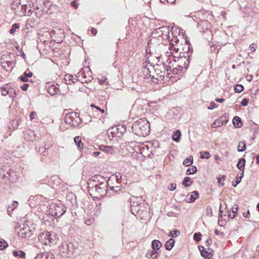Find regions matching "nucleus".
<instances>
[{"label": "nucleus", "instance_id": "f257e3e1", "mask_svg": "<svg viewBox=\"0 0 259 259\" xmlns=\"http://www.w3.org/2000/svg\"><path fill=\"white\" fill-rule=\"evenodd\" d=\"M132 132L135 135L145 137L150 133V124L146 118H141L135 121L132 126Z\"/></svg>", "mask_w": 259, "mask_h": 259}, {"label": "nucleus", "instance_id": "f03ea898", "mask_svg": "<svg viewBox=\"0 0 259 259\" xmlns=\"http://www.w3.org/2000/svg\"><path fill=\"white\" fill-rule=\"evenodd\" d=\"M107 182L100 184H96L95 186L89 188V191L90 192L91 195H94L96 197L102 196L107 193L108 191H109V189L107 188Z\"/></svg>", "mask_w": 259, "mask_h": 259}, {"label": "nucleus", "instance_id": "7ed1b4c3", "mask_svg": "<svg viewBox=\"0 0 259 259\" xmlns=\"http://www.w3.org/2000/svg\"><path fill=\"white\" fill-rule=\"evenodd\" d=\"M169 34V28L166 26L160 27L154 30L152 33L151 37L154 38V39H151L149 41L148 44H152V41H154L155 39L158 37H161L162 39H166L168 38V35Z\"/></svg>", "mask_w": 259, "mask_h": 259}, {"label": "nucleus", "instance_id": "20e7f679", "mask_svg": "<svg viewBox=\"0 0 259 259\" xmlns=\"http://www.w3.org/2000/svg\"><path fill=\"white\" fill-rule=\"evenodd\" d=\"M66 208L61 203L53 204L49 208V213L55 218L61 217L66 212Z\"/></svg>", "mask_w": 259, "mask_h": 259}, {"label": "nucleus", "instance_id": "39448f33", "mask_svg": "<svg viewBox=\"0 0 259 259\" xmlns=\"http://www.w3.org/2000/svg\"><path fill=\"white\" fill-rule=\"evenodd\" d=\"M125 132L126 128L124 125H117L109 128L107 131V134L110 139H116L122 137Z\"/></svg>", "mask_w": 259, "mask_h": 259}, {"label": "nucleus", "instance_id": "423d86ee", "mask_svg": "<svg viewBox=\"0 0 259 259\" xmlns=\"http://www.w3.org/2000/svg\"><path fill=\"white\" fill-rule=\"evenodd\" d=\"M64 121L71 126H77L80 122V119L76 112H71L65 114Z\"/></svg>", "mask_w": 259, "mask_h": 259}, {"label": "nucleus", "instance_id": "0eeeda50", "mask_svg": "<svg viewBox=\"0 0 259 259\" xmlns=\"http://www.w3.org/2000/svg\"><path fill=\"white\" fill-rule=\"evenodd\" d=\"M16 231L18 236L23 238H29L34 232V230L30 229V227L26 224H21L17 227Z\"/></svg>", "mask_w": 259, "mask_h": 259}, {"label": "nucleus", "instance_id": "6e6552de", "mask_svg": "<svg viewBox=\"0 0 259 259\" xmlns=\"http://www.w3.org/2000/svg\"><path fill=\"white\" fill-rule=\"evenodd\" d=\"M56 239V235L49 232H42L38 236L39 241L43 244L48 245L53 243Z\"/></svg>", "mask_w": 259, "mask_h": 259}, {"label": "nucleus", "instance_id": "1a4fd4ad", "mask_svg": "<svg viewBox=\"0 0 259 259\" xmlns=\"http://www.w3.org/2000/svg\"><path fill=\"white\" fill-rule=\"evenodd\" d=\"M76 249V246L72 242H64L62 243L61 245L59 247L60 251L66 253L68 256L72 255Z\"/></svg>", "mask_w": 259, "mask_h": 259}, {"label": "nucleus", "instance_id": "9d476101", "mask_svg": "<svg viewBox=\"0 0 259 259\" xmlns=\"http://www.w3.org/2000/svg\"><path fill=\"white\" fill-rule=\"evenodd\" d=\"M107 182L106 179L100 175H96L92 176L89 180L88 188L95 186L96 184H100Z\"/></svg>", "mask_w": 259, "mask_h": 259}, {"label": "nucleus", "instance_id": "9b49d317", "mask_svg": "<svg viewBox=\"0 0 259 259\" xmlns=\"http://www.w3.org/2000/svg\"><path fill=\"white\" fill-rule=\"evenodd\" d=\"M89 69V68H84L83 69L82 71L78 72L77 74V77L78 80H80L81 82H90L92 80V77L90 75H88V77H87L85 72L88 70Z\"/></svg>", "mask_w": 259, "mask_h": 259}, {"label": "nucleus", "instance_id": "f8f14e48", "mask_svg": "<svg viewBox=\"0 0 259 259\" xmlns=\"http://www.w3.org/2000/svg\"><path fill=\"white\" fill-rule=\"evenodd\" d=\"M176 61L182 71H183L184 70L185 71L188 69L190 63V61L188 58H186V57H181L178 58Z\"/></svg>", "mask_w": 259, "mask_h": 259}, {"label": "nucleus", "instance_id": "ddd939ff", "mask_svg": "<svg viewBox=\"0 0 259 259\" xmlns=\"http://www.w3.org/2000/svg\"><path fill=\"white\" fill-rule=\"evenodd\" d=\"M237 167L242 172L239 176V174L236 178V180L232 182V185L236 187L241 181V179L243 177V158H240L237 164Z\"/></svg>", "mask_w": 259, "mask_h": 259}, {"label": "nucleus", "instance_id": "4468645a", "mask_svg": "<svg viewBox=\"0 0 259 259\" xmlns=\"http://www.w3.org/2000/svg\"><path fill=\"white\" fill-rule=\"evenodd\" d=\"M198 27L201 28V31L205 32V30L207 31L211 27V25L208 21L202 20L198 23Z\"/></svg>", "mask_w": 259, "mask_h": 259}, {"label": "nucleus", "instance_id": "2eb2a0df", "mask_svg": "<svg viewBox=\"0 0 259 259\" xmlns=\"http://www.w3.org/2000/svg\"><path fill=\"white\" fill-rule=\"evenodd\" d=\"M48 93L51 96H54L56 94H57L59 92V89L58 87L56 86L54 84H52L49 85L47 89Z\"/></svg>", "mask_w": 259, "mask_h": 259}, {"label": "nucleus", "instance_id": "dca6fc26", "mask_svg": "<svg viewBox=\"0 0 259 259\" xmlns=\"http://www.w3.org/2000/svg\"><path fill=\"white\" fill-rule=\"evenodd\" d=\"M112 181V179L109 178L107 181V185L109 187V190L115 193H118L121 190V186H114L111 185V182Z\"/></svg>", "mask_w": 259, "mask_h": 259}, {"label": "nucleus", "instance_id": "f3484780", "mask_svg": "<svg viewBox=\"0 0 259 259\" xmlns=\"http://www.w3.org/2000/svg\"><path fill=\"white\" fill-rule=\"evenodd\" d=\"M169 71H170L171 72V73L174 75L178 74H179V72H180V70H178V69L174 68L171 67V66L168 65L166 69V71H167V77H168L169 78H170L171 77H172V75H171V76L169 75L170 73L169 72H168Z\"/></svg>", "mask_w": 259, "mask_h": 259}, {"label": "nucleus", "instance_id": "a211bd4d", "mask_svg": "<svg viewBox=\"0 0 259 259\" xmlns=\"http://www.w3.org/2000/svg\"><path fill=\"white\" fill-rule=\"evenodd\" d=\"M16 0H14L13 2L11 4V9L14 10L15 13L18 15L19 12L20 11V10L22 7V5H19V3H18L17 4H16Z\"/></svg>", "mask_w": 259, "mask_h": 259}, {"label": "nucleus", "instance_id": "6ab92c4d", "mask_svg": "<svg viewBox=\"0 0 259 259\" xmlns=\"http://www.w3.org/2000/svg\"><path fill=\"white\" fill-rule=\"evenodd\" d=\"M190 195L189 198H188L187 202L188 203H192L195 201L197 198L198 197V192L196 191H193L191 194H188V197Z\"/></svg>", "mask_w": 259, "mask_h": 259}, {"label": "nucleus", "instance_id": "aec40b11", "mask_svg": "<svg viewBox=\"0 0 259 259\" xmlns=\"http://www.w3.org/2000/svg\"><path fill=\"white\" fill-rule=\"evenodd\" d=\"M16 4L19 3V5H21L22 6L26 5L28 6V8H30L33 7V3L30 0H16Z\"/></svg>", "mask_w": 259, "mask_h": 259}, {"label": "nucleus", "instance_id": "412c9836", "mask_svg": "<svg viewBox=\"0 0 259 259\" xmlns=\"http://www.w3.org/2000/svg\"><path fill=\"white\" fill-rule=\"evenodd\" d=\"M140 208H145V207L144 206V205H132L131 206L132 213L135 216H137V213L139 212V211Z\"/></svg>", "mask_w": 259, "mask_h": 259}, {"label": "nucleus", "instance_id": "4be33fe9", "mask_svg": "<svg viewBox=\"0 0 259 259\" xmlns=\"http://www.w3.org/2000/svg\"><path fill=\"white\" fill-rule=\"evenodd\" d=\"M100 149L107 154H112L113 152V148L109 146L102 145L100 147Z\"/></svg>", "mask_w": 259, "mask_h": 259}, {"label": "nucleus", "instance_id": "5701e85b", "mask_svg": "<svg viewBox=\"0 0 259 259\" xmlns=\"http://www.w3.org/2000/svg\"><path fill=\"white\" fill-rule=\"evenodd\" d=\"M32 76V73L30 71H25L23 75L20 76V79L23 82H27L28 80V78L31 77Z\"/></svg>", "mask_w": 259, "mask_h": 259}, {"label": "nucleus", "instance_id": "b1692460", "mask_svg": "<svg viewBox=\"0 0 259 259\" xmlns=\"http://www.w3.org/2000/svg\"><path fill=\"white\" fill-rule=\"evenodd\" d=\"M175 242V240L173 238L169 239L165 244V249L168 250H171L174 246Z\"/></svg>", "mask_w": 259, "mask_h": 259}, {"label": "nucleus", "instance_id": "393cba45", "mask_svg": "<svg viewBox=\"0 0 259 259\" xmlns=\"http://www.w3.org/2000/svg\"><path fill=\"white\" fill-rule=\"evenodd\" d=\"M233 123L236 127H240L243 125L241 118L238 116H235L233 119Z\"/></svg>", "mask_w": 259, "mask_h": 259}, {"label": "nucleus", "instance_id": "a878e982", "mask_svg": "<svg viewBox=\"0 0 259 259\" xmlns=\"http://www.w3.org/2000/svg\"><path fill=\"white\" fill-rule=\"evenodd\" d=\"M74 142L77 147L78 149L81 150L83 149V144L81 141V137L76 136L74 138Z\"/></svg>", "mask_w": 259, "mask_h": 259}, {"label": "nucleus", "instance_id": "bb28decb", "mask_svg": "<svg viewBox=\"0 0 259 259\" xmlns=\"http://www.w3.org/2000/svg\"><path fill=\"white\" fill-rule=\"evenodd\" d=\"M201 255L205 258H210V253L204 248V247L201 246L199 247Z\"/></svg>", "mask_w": 259, "mask_h": 259}, {"label": "nucleus", "instance_id": "cd10ccee", "mask_svg": "<svg viewBox=\"0 0 259 259\" xmlns=\"http://www.w3.org/2000/svg\"><path fill=\"white\" fill-rule=\"evenodd\" d=\"M28 7V6L24 5L22 6L20 10V12H19V14L18 15L20 16L29 15V12H27V8ZM30 10H29L28 12H29Z\"/></svg>", "mask_w": 259, "mask_h": 259}, {"label": "nucleus", "instance_id": "c85d7f7f", "mask_svg": "<svg viewBox=\"0 0 259 259\" xmlns=\"http://www.w3.org/2000/svg\"><path fill=\"white\" fill-rule=\"evenodd\" d=\"M152 248L154 250L159 249L161 246V242L157 240H154L152 242Z\"/></svg>", "mask_w": 259, "mask_h": 259}, {"label": "nucleus", "instance_id": "c756f323", "mask_svg": "<svg viewBox=\"0 0 259 259\" xmlns=\"http://www.w3.org/2000/svg\"><path fill=\"white\" fill-rule=\"evenodd\" d=\"M12 254L14 256H19L20 258H23L25 257V253L22 250H13L12 251Z\"/></svg>", "mask_w": 259, "mask_h": 259}, {"label": "nucleus", "instance_id": "7c9ffc66", "mask_svg": "<svg viewBox=\"0 0 259 259\" xmlns=\"http://www.w3.org/2000/svg\"><path fill=\"white\" fill-rule=\"evenodd\" d=\"M193 156L191 155L189 156L187 159H186L184 161L183 164L186 166H189L193 163Z\"/></svg>", "mask_w": 259, "mask_h": 259}, {"label": "nucleus", "instance_id": "2f4dec72", "mask_svg": "<svg viewBox=\"0 0 259 259\" xmlns=\"http://www.w3.org/2000/svg\"><path fill=\"white\" fill-rule=\"evenodd\" d=\"M156 253H157V251L156 250H150L147 252L146 256L148 258H152V259H156L157 257L156 255H154Z\"/></svg>", "mask_w": 259, "mask_h": 259}, {"label": "nucleus", "instance_id": "473e14b6", "mask_svg": "<svg viewBox=\"0 0 259 259\" xmlns=\"http://www.w3.org/2000/svg\"><path fill=\"white\" fill-rule=\"evenodd\" d=\"M181 135V133L179 130H177L176 131L174 132L172 136L173 140L176 142H179L180 139Z\"/></svg>", "mask_w": 259, "mask_h": 259}, {"label": "nucleus", "instance_id": "72a5a7b5", "mask_svg": "<svg viewBox=\"0 0 259 259\" xmlns=\"http://www.w3.org/2000/svg\"><path fill=\"white\" fill-rule=\"evenodd\" d=\"M139 212L137 213V215L136 217H139L141 219H143L144 217H145V214L147 213L146 208H140L139 209Z\"/></svg>", "mask_w": 259, "mask_h": 259}, {"label": "nucleus", "instance_id": "f704fd0d", "mask_svg": "<svg viewBox=\"0 0 259 259\" xmlns=\"http://www.w3.org/2000/svg\"><path fill=\"white\" fill-rule=\"evenodd\" d=\"M191 179L189 177H185L184 180L182 182V184L186 187H190L192 183L190 182Z\"/></svg>", "mask_w": 259, "mask_h": 259}, {"label": "nucleus", "instance_id": "c9c22d12", "mask_svg": "<svg viewBox=\"0 0 259 259\" xmlns=\"http://www.w3.org/2000/svg\"><path fill=\"white\" fill-rule=\"evenodd\" d=\"M73 76L70 74H66L64 77V80L66 81L67 84H71L72 82H74L72 81Z\"/></svg>", "mask_w": 259, "mask_h": 259}, {"label": "nucleus", "instance_id": "e433bc0d", "mask_svg": "<svg viewBox=\"0 0 259 259\" xmlns=\"http://www.w3.org/2000/svg\"><path fill=\"white\" fill-rule=\"evenodd\" d=\"M218 119V121H220V124H221V125H223L227 122L228 117L227 116L223 115L221 116Z\"/></svg>", "mask_w": 259, "mask_h": 259}, {"label": "nucleus", "instance_id": "4c0bfd02", "mask_svg": "<svg viewBox=\"0 0 259 259\" xmlns=\"http://www.w3.org/2000/svg\"><path fill=\"white\" fill-rule=\"evenodd\" d=\"M200 158L201 159H209L210 157V154L208 151H204V152H200Z\"/></svg>", "mask_w": 259, "mask_h": 259}, {"label": "nucleus", "instance_id": "58836bf2", "mask_svg": "<svg viewBox=\"0 0 259 259\" xmlns=\"http://www.w3.org/2000/svg\"><path fill=\"white\" fill-rule=\"evenodd\" d=\"M197 171V167L195 166H193L192 168H188L186 171V175H190L195 174Z\"/></svg>", "mask_w": 259, "mask_h": 259}, {"label": "nucleus", "instance_id": "ea45409f", "mask_svg": "<svg viewBox=\"0 0 259 259\" xmlns=\"http://www.w3.org/2000/svg\"><path fill=\"white\" fill-rule=\"evenodd\" d=\"M8 93L9 94H8V95H9V97L12 99H14L16 95V91L13 89H9Z\"/></svg>", "mask_w": 259, "mask_h": 259}, {"label": "nucleus", "instance_id": "a19ab883", "mask_svg": "<svg viewBox=\"0 0 259 259\" xmlns=\"http://www.w3.org/2000/svg\"><path fill=\"white\" fill-rule=\"evenodd\" d=\"M41 254L44 255L43 259H53L54 255L50 252L42 253Z\"/></svg>", "mask_w": 259, "mask_h": 259}, {"label": "nucleus", "instance_id": "79ce46f5", "mask_svg": "<svg viewBox=\"0 0 259 259\" xmlns=\"http://www.w3.org/2000/svg\"><path fill=\"white\" fill-rule=\"evenodd\" d=\"M11 62L9 61V62H7L5 63H4L2 65V66L7 71H10L12 69V67H10V65H11Z\"/></svg>", "mask_w": 259, "mask_h": 259}, {"label": "nucleus", "instance_id": "37998d69", "mask_svg": "<svg viewBox=\"0 0 259 259\" xmlns=\"http://www.w3.org/2000/svg\"><path fill=\"white\" fill-rule=\"evenodd\" d=\"M180 234V232L179 231L176 230L175 231H170L168 234V236L172 237H177L179 236Z\"/></svg>", "mask_w": 259, "mask_h": 259}, {"label": "nucleus", "instance_id": "c03bdc74", "mask_svg": "<svg viewBox=\"0 0 259 259\" xmlns=\"http://www.w3.org/2000/svg\"><path fill=\"white\" fill-rule=\"evenodd\" d=\"M238 208V207L237 205H235V207H233L232 208L233 214L232 215L231 213H229L228 214L229 217H230L231 218H234L235 217V215L237 212V210Z\"/></svg>", "mask_w": 259, "mask_h": 259}, {"label": "nucleus", "instance_id": "a18cd8bd", "mask_svg": "<svg viewBox=\"0 0 259 259\" xmlns=\"http://www.w3.org/2000/svg\"><path fill=\"white\" fill-rule=\"evenodd\" d=\"M0 91L1 92L2 95H3L4 96H6L8 95V94H9V93H8L9 89L6 88V87H1L0 88Z\"/></svg>", "mask_w": 259, "mask_h": 259}, {"label": "nucleus", "instance_id": "49530a36", "mask_svg": "<svg viewBox=\"0 0 259 259\" xmlns=\"http://www.w3.org/2000/svg\"><path fill=\"white\" fill-rule=\"evenodd\" d=\"M234 90L236 93H241L243 91V85L241 84H237L234 88Z\"/></svg>", "mask_w": 259, "mask_h": 259}, {"label": "nucleus", "instance_id": "de8ad7c7", "mask_svg": "<svg viewBox=\"0 0 259 259\" xmlns=\"http://www.w3.org/2000/svg\"><path fill=\"white\" fill-rule=\"evenodd\" d=\"M24 139L27 141H32L33 140V138L32 136H30L28 133L27 132H25L24 133Z\"/></svg>", "mask_w": 259, "mask_h": 259}, {"label": "nucleus", "instance_id": "09e8293b", "mask_svg": "<svg viewBox=\"0 0 259 259\" xmlns=\"http://www.w3.org/2000/svg\"><path fill=\"white\" fill-rule=\"evenodd\" d=\"M201 234L200 233H195L194 234L193 238H194V240L198 242L201 240Z\"/></svg>", "mask_w": 259, "mask_h": 259}, {"label": "nucleus", "instance_id": "8fccbe9b", "mask_svg": "<svg viewBox=\"0 0 259 259\" xmlns=\"http://www.w3.org/2000/svg\"><path fill=\"white\" fill-rule=\"evenodd\" d=\"M7 246L8 244L4 240L0 241V250H3Z\"/></svg>", "mask_w": 259, "mask_h": 259}, {"label": "nucleus", "instance_id": "3c124183", "mask_svg": "<svg viewBox=\"0 0 259 259\" xmlns=\"http://www.w3.org/2000/svg\"><path fill=\"white\" fill-rule=\"evenodd\" d=\"M19 28V24H16V23L12 25V28H11V29L10 30V32L11 34L14 33L15 32L16 29L17 28Z\"/></svg>", "mask_w": 259, "mask_h": 259}, {"label": "nucleus", "instance_id": "603ef678", "mask_svg": "<svg viewBox=\"0 0 259 259\" xmlns=\"http://www.w3.org/2000/svg\"><path fill=\"white\" fill-rule=\"evenodd\" d=\"M171 67L178 69V70H180L181 72H183L179 65H178V63H177L176 59L174 60V62L172 64Z\"/></svg>", "mask_w": 259, "mask_h": 259}, {"label": "nucleus", "instance_id": "864d4df0", "mask_svg": "<svg viewBox=\"0 0 259 259\" xmlns=\"http://www.w3.org/2000/svg\"><path fill=\"white\" fill-rule=\"evenodd\" d=\"M163 4H172L176 2V0H159Z\"/></svg>", "mask_w": 259, "mask_h": 259}, {"label": "nucleus", "instance_id": "5fc2aeb1", "mask_svg": "<svg viewBox=\"0 0 259 259\" xmlns=\"http://www.w3.org/2000/svg\"><path fill=\"white\" fill-rule=\"evenodd\" d=\"M221 126H222L221 124H220V121H218V119L215 120L211 124V127L212 128H215Z\"/></svg>", "mask_w": 259, "mask_h": 259}, {"label": "nucleus", "instance_id": "6e6d98bb", "mask_svg": "<svg viewBox=\"0 0 259 259\" xmlns=\"http://www.w3.org/2000/svg\"><path fill=\"white\" fill-rule=\"evenodd\" d=\"M226 205L225 203L224 202L223 203L221 202L220 205V215L222 217L223 215H226V214H223L224 211L223 210V205Z\"/></svg>", "mask_w": 259, "mask_h": 259}, {"label": "nucleus", "instance_id": "4d7b16f0", "mask_svg": "<svg viewBox=\"0 0 259 259\" xmlns=\"http://www.w3.org/2000/svg\"><path fill=\"white\" fill-rule=\"evenodd\" d=\"M112 179V178H111ZM121 179V176L120 174H119L118 175H116L115 177L112 178V180L114 179L116 181V183L119 184V181Z\"/></svg>", "mask_w": 259, "mask_h": 259}, {"label": "nucleus", "instance_id": "13d9d810", "mask_svg": "<svg viewBox=\"0 0 259 259\" xmlns=\"http://www.w3.org/2000/svg\"><path fill=\"white\" fill-rule=\"evenodd\" d=\"M176 184L171 183L168 186V189L170 191H174L176 189Z\"/></svg>", "mask_w": 259, "mask_h": 259}, {"label": "nucleus", "instance_id": "bf43d9fd", "mask_svg": "<svg viewBox=\"0 0 259 259\" xmlns=\"http://www.w3.org/2000/svg\"><path fill=\"white\" fill-rule=\"evenodd\" d=\"M218 105L215 104L214 102H212L210 104V106L208 107V109L212 110L214 108H216L218 107Z\"/></svg>", "mask_w": 259, "mask_h": 259}, {"label": "nucleus", "instance_id": "052dcab7", "mask_svg": "<svg viewBox=\"0 0 259 259\" xmlns=\"http://www.w3.org/2000/svg\"><path fill=\"white\" fill-rule=\"evenodd\" d=\"M95 221V220L94 218H90L88 220H87L85 223L88 226H90L91 225H92Z\"/></svg>", "mask_w": 259, "mask_h": 259}, {"label": "nucleus", "instance_id": "680f3d73", "mask_svg": "<svg viewBox=\"0 0 259 259\" xmlns=\"http://www.w3.org/2000/svg\"><path fill=\"white\" fill-rule=\"evenodd\" d=\"M206 213L207 215H209L210 216L212 215V210L210 206H207L206 207Z\"/></svg>", "mask_w": 259, "mask_h": 259}, {"label": "nucleus", "instance_id": "e2e57ef3", "mask_svg": "<svg viewBox=\"0 0 259 259\" xmlns=\"http://www.w3.org/2000/svg\"><path fill=\"white\" fill-rule=\"evenodd\" d=\"M145 73H147V75H148V74H150L151 71H150V69L148 67H144V71ZM149 77H151V75L150 74L149 75Z\"/></svg>", "mask_w": 259, "mask_h": 259}, {"label": "nucleus", "instance_id": "0e129e2a", "mask_svg": "<svg viewBox=\"0 0 259 259\" xmlns=\"http://www.w3.org/2000/svg\"><path fill=\"white\" fill-rule=\"evenodd\" d=\"M14 210L11 205H9L7 207V211L9 215H10L11 213Z\"/></svg>", "mask_w": 259, "mask_h": 259}, {"label": "nucleus", "instance_id": "69168bd1", "mask_svg": "<svg viewBox=\"0 0 259 259\" xmlns=\"http://www.w3.org/2000/svg\"><path fill=\"white\" fill-rule=\"evenodd\" d=\"M11 206L13 207V208L14 209L16 208L18 206V202L17 201H13L12 202V204Z\"/></svg>", "mask_w": 259, "mask_h": 259}, {"label": "nucleus", "instance_id": "338daca9", "mask_svg": "<svg viewBox=\"0 0 259 259\" xmlns=\"http://www.w3.org/2000/svg\"><path fill=\"white\" fill-rule=\"evenodd\" d=\"M36 115V113L34 111H32L30 114V118L31 120H32L35 118V116Z\"/></svg>", "mask_w": 259, "mask_h": 259}, {"label": "nucleus", "instance_id": "774afa93", "mask_svg": "<svg viewBox=\"0 0 259 259\" xmlns=\"http://www.w3.org/2000/svg\"><path fill=\"white\" fill-rule=\"evenodd\" d=\"M70 5L72 7H74L75 9H77L78 8V4L76 3L75 1H72L71 2Z\"/></svg>", "mask_w": 259, "mask_h": 259}]
</instances>
